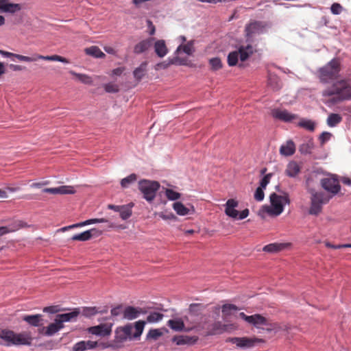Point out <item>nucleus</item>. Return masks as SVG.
<instances>
[{"label":"nucleus","mask_w":351,"mask_h":351,"mask_svg":"<svg viewBox=\"0 0 351 351\" xmlns=\"http://www.w3.org/2000/svg\"><path fill=\"white\" fill-rule=\"evenodd\" d=\"M145 322H136L134 326L128 324L124 326L118 327L114 332V339L110 345L112 348H120L128 339H138L143 333Z\"/></svg>","instance_id":"nucleus-1"},{"label":"nucleus","mask_w":351,"mask_h":351,"mask_svg":"<svg viewBox=\"0 0 351 351\" xmlns=\"http://www.w3.org/2000/svg\"><path fill=\"white\" fill-rule=\"evenodd\" d=\"M324 97L335 95V101H340L351 99V85L346 80H339L332 84L330 88L322 92Z\"/></svg>","instance_id":"nucleus-2"},{"label":"nucleus","mask_w":351,"mask_h":351,"mask_svg":"<svg viewBox=\"0 0 351 351\" xmlns=\"http://www.w3.org/2000/svg\"><path fill=\"white\" fill-rule=\"evenodd\" d=\"M0 338L6 343L7 346L30 345L32 340L30 335L27 332L16 334L8 329L0 330Z\"/></svg>","instance_id":"nucleus-3"},{"label":"nucleus","mask_w":351,"mask_h":351,"mask_svg":"<svg viewBox=\"0 0 351 351\" xmlns=\"http://www.w3.org/2000/svg\"><path fill=\"white\" fill-rule=\"evenodd\" d=\"M270 202L271 206H264V210L270 215L278 216L283 212L284 205L289 204L290 200L287 194L280 195L273 193L270 195Z\"/></svg>","instance_id":"nucleus-4"},{"label":"nucleus","mask_w":351,"mask_h":351,"mask_svg":"<svg viewBox=\"0 0 351 351\" xmlns=\"http://www.w3.org/2000/svg\"><path fill=\"white\" fill-rule=\"evenodd\" d=\"M340 71V61L333 58L324 66L318 71L319 77L322 82H327L329 80L337 77Z\"/></svg>","instance_id":"nucleus-5"},{"label":"nucleus","mask_w":351,"mask_h":351,"mask_svg":"<svg viewBox=\"0 0 351 351\" xmlns=\"http://www.w3.org/2000/svg\"><path fill=\"white\" fill-rule=\"evenodd\" d=\"M160 186L157 181L143 179L138 182V189L143 194V198L148 202H152L155 199Z\"/></svg>","instance_id":"nucleus-6"},{"label":"nucleus","mask_w":351,"mask_h":351,"mask_svg":"<svg viewBox=\"0 0 351 351\" xmlns=\"http://www.w3.org/2000/svg\"><path fill=\"white\" fill-rule=\"evenodd\" d=\"M255 50L252 45H247L246 46H240L238 51L230 52L228 56V64L230 66L237 65L239 58L241 61L244 62L254 53Z\"/></svg>","instance_id":"nucleus-7"},{"label":"nucleus","mask_w":351,"mask_h":351,"mask_svg":"<svg viewBox=\"0 0 351 351\" xmlns=\"http://www.w3.org/2000/svg\"><path fill=\"white\" fill-rule=\"evenodd\" d=\"M332 195L322 192H313L311 197V206L308 213L312 215H319L322 210V205L328 203Z\"/></svg>","instance_id":"nucleus-8"},{"label":"nucleus","mask_w":351,"mask_h":351,"mask_svg":"<svg viewBox=\"0 0 351 351\" xmlns=\"http://www.w3.org/2000/svg\"><path fill=\"white\" fill-rule=\"evenodd\" d=\"M239 206L238 201L234 199H229L225 204V213L230 217L237 219H243L249 215V210L244 209L241 212H239L235 209Z\"/></svg>","instance_id":"nucleus-9"},{"label":"nucleus","mask_w":351,"mask_h":351,"mask_svg":"<svg viewBox=\"0 0 351 351\" xmlns=\"http://www.w3.org/2000/svg\"><path fill=\"white\" fill-rule=\"evenodd\" d=\"M15 58L19 60V61L23 62H36L38 60H49V61H58L60 62H63L65 64H68L69 62V60L58 56V55H52V56H43L38 53L34 54L32 57L25 56L20 54H15Z\"/></svg>","instance_id":"nucleus-10"},{"label":"nucleus","mask_w":351,"mask_h":351,"mask_svg":"<svg viewBox=\"0 0 351 351\" xmlns=\"http://www.w3.org/2000/svg\"><path fill=\"white\" fill-rule=\"evenodd\" d=\"M265 28V24L262 21H254L249 23L245 27V33L247 40L251 39L255 34H262Z\"/></svg>","instance_id":"nucleus-11"},{"label":"nucleus","mask_w":351,"mask_h":351,"mask_svg":"<svg viewBox=\"0 0 351 351\" xmlns=\"http://www.w3.org/2000/svg\"><path fill=\"white\" fill-rule=\"evenodd\" d=\"M227 342L236 344L237 347L242 348H249L254 346L256 342L262 341V339L257 338L244 337H230L226 340Z\"/></svg>","instance_id":"nucleus-12"},{"label":"nucleus","mask_w":351,"mask_h":351,"mask_svg":"<svg viewBox=\"0 0 351 351\" xmlns=\"http://www.w3.org/2000/svg\"><path fill=\"white\" fill-rule=\"evenodd\" d=\"M191 326L185 327L184 322L181 319H169L167 322V326L174 331L189 332L198 326V322H191Z\"/></svg>","instance_id":"nucleus-13"},{"label":"nucleus","mask_w":351,"mask_h":351,"mask_svg":"<svg viewBox=\"0 0 351 351\" xmlns=\"http://www.w3.org/2000/svg\"><path fill=\"white\" fill-rule=\"evenodd\" d=\"M321 185L332 195L338 193L341 189L338 180L334 178H325L322 179Z\"/></svg>","instance_id":"nucleus-14"},{"label":"nucleus","mask_w":351,"mask_h":351,"mask_svg":"<svg viewBox=\"0 0 351 351\" xmlns=\"http://www.w3.org/2000/svg\"><path fill=\"white\" fill-rule=\"evenodd\" d=\"M88 330L92 335L106 337L110 335L112 332V325L108 324H101L97 326L90 327Z\"/></svg>","instance_id":"nucleus-15"},{"label":"nucleus","mask_w":351,"mask_h":351,"mask_svg":"<svg viewBox=\"0 0 351 351\" xmlns=\"http://www.w3.org/2000/svg\"><path fill=\"white\" fill-rule=\"evenodd\" d=\"M22 6L19 3H12L10 0H0V11L3 13L14 14L21 11Z\"/></svg>","instance_id":"nucleus-16"},{"label":"nucleus","mask_w":351,"mask_h":351,"mask_svg":"<svg viewBox=\"0 0 351 351\" xmlns=\"http://www.w3.org/2000/svg\"><path fill=\"white\" fill-rule=\"evenodd\" d=\"M272 115L274 118L285 122H291L298 118L297 114L290 113L287 110H274L272 112Z\"/></svg>","instance_id":"nucleus-17"},{"label":"nucleus","mask_w":351,"mask_h":351,"mask_svg":"<svg viewBox=\"0 0 351 351\" xmlns=\"http://www.w3.org/2000/svg\"><path fill=\"white\" fill-rule=\"evenodd\" d=\"M64 328V324H60L57 318L55 319V322L50 324L47 327H43L39 328V332L45 335L46 336H52L60 329Z\"/></svg>","instance_id":"nucleus-18"},{"label":"nucleus","mask_w":351,"mask_h":351,"mask_svg":"<svg viewBox=\"0 0 351 351\" xmlns=\"http://www.w3.org/2000/svg\"><path fill=\"white\" fill-rule=\"evenodd\" d=\"M146 311H143L141 308H135L134 306H128L123 311V318L128 320H132L137 318L140 314L145 313Z\"/></svg>","instance_id":"nucleus-19"},{"label":"nucleus","mask_w":351,"mask_h":351,"mask_svg":"<svg viewBox=\"0 0 351 351\" xmlns=\"http://www.w3.org/2000/svg\"><path fill=\"white\" fill-rule=\"evenodd\" d=\"M27 226V225L22 221H15L8 226L0 227V237Z\"/></svg>","instance_id":"nucleus-20"},{"label":"nucleus","mask_w":351,"mask_h":351,"mask_svg":"<svg viewBox=\"0 0 351 351\" xmlns=\"http://www.w3.org/2000/svg\"><path fill=\"white\" fill-rule=\"evenodd\" d=\"M154 40V38H149L140 41L136 45H135L134 47V53L136 54H140L145 52L149 48L151 47Z\"/></svg>","instance_id":"nucleus-21"},{"label":"nucleus","mask_w":351,"mask_h":351,"mask_svg":"<svg viewBox=\"0 0 351 351\" xmlns=\"http://www.w3.org/2000/svg\"><path fill=\"white\" fill-rule=\"evenodd\" d=\"M79 314H80L79 310L74 309L73 311L69 312V313L58 314L56 316V318L60 324H63L64 322H73V321L76 320Z\"/></svg>","instance_id":"nucleus-22"},{"label":"nucleus","mask_w":351,"mask_h":351,"mask_svg":"<svg viewBox=\"0 0 351 351\" xmlns=\"http://www.w3.org/2000/svg\"><path fill=\"white\" fill-rule=\"evenodd\" d=\"M198 340V337L196 336H188V335H180L173 337V341L176 343L177 345H185V344H194Z\"/></svg>","instance_id":"nucleus-23"},{"label":"nucleus","mask_w":351,"mask_h":351,"mask_svg":"<svg viewBox=\"0 0 351 351\" xmlns=\"http://www.w3.org/2000/svg\"><path fill=\"white\" fill-rule=\"evenodd\" d=\"M301 167L295 161H291L287 165L285 174L291 178H295L300 172Z\"/></svg>","instance_id":"nucleus-24"},{"label":"nucleus","mask_w":351,"mask_h":351,"mask_svg":"<svg viewBox=\"0 0 351 351\" xmlns=\"http://www.w3.org/2000/svg\"><path fill=\"white\" fill-rule=\"evenodd\" d=\"M314 141L313 138H306L303 141V143L300 145L298 147L299 152L304 155L309 154L314 149Z\"/></svg>","instance_id":"nucleus-25"},{"label":"nucleus","mask_w":351,"mask_h":351,"mask_svg":"<svg viewBox=\"0 0 351 351\" xmlns=\"http://www.w3.org/2000/svg\"><path fill=\"white\" fill-rule=\"evenodd\" d=\"M97 345V341H81L75 343L73 348V351H84L88 349H93Z\"/></svg>","instance_id":"nucleus-26"},{"label":"nucleus","mask_w":351,"mask_h":351,"mask_svg":"<svg viewBox=\"0 0 351 351\" xmlns=\"http://www.w3.org/2000/svg\"><path fill=\"white\" fill-rule=\"evenodd\" d=\"M295 152V145L293 141H287L286 144L280 148V153L285 156H292Z\"/></svg>","instance_id":"nucleus-27"},{"label":"nucleus","mask_w":351,"mask_h":351,"mask_svg":"<svg viewBox=\"0 0 351 351\" xmlns=\"http://www.w3.org/2000/svg\"><path fill=\"white\" fill-rule=\"evenodd\" d=\"M154 50L157 56L160 58H162L166 56L168 52V49L165 40H158L156 41L154 44Z\"/></svg>","instance_id":"nucleus-28"},{"label":"nucleus","mask_w":351,"mask_h":351,"mask_svg":"<svg viewBox=\"0 0 351 351\" xmlns=\"http://www.w3.org/2000/svg\"><path fill=\"white\" fill-rule=\"evenodd\" d=\"M267 84L273 90L277 91L282 87L280 78L275 74L269 73L268 75Z\"/></svg>","instance_id":"nucleus-29"},{"label":"nucleus","mask_w":351,"mask_h":351,"mask_svg":"<svg viewBox=\"0 0 351 351\" xmlns=\"http://www.w3.org/2000/svg\"><path fill=\"white\" fill-rule=\"evenodd\" d=\"M228 325L223 324L221 322H215L212 324L210 335L221 334L228 330Z\"/></svg>","instance_id":"nucleus-30"},{"label":"nucleus","mask_w":351,"mask_h":351,"mask_svg":"<svg viewBox=\"0 0 351 351\" xmlns=\"http://www.w3.org/2000/svg\"><path fill=\"white\" fill-rule=\"evenodd\" d=\"M250 318L252 319H249L248 323L254 325L256 327L267 325V319L260 314L250 315Z\"/></svg>","instance_id":"nucleus-31"},{"label":"nucleus","mask_w":351,"mask_h":351,"mask_svg":"<svg viewBox=\"0 0 351 351\" xmlns=\"http://www.w3.org/2000/svg\"><path fill=\"white\" fill-rule=\"evenodd\" d=\"M84 52L86 55L93 56L94 58H104L106 57L104 53L97 46H91L84 49Z\"/></svg>","instance_id":"nucleus-32"},{"label":"nucleus","mask_w":351,"mask_h":351,"mask_svg":"<svg viewBox=\"0 0 351 351\" xmlns=\"http://www.w3.org/2000/svg\"><path fill=\"white\" fill-rule=\"evenodd\" d=\"M23 319L33 326H39L41 325L42 315L40 314L25 315Z\"/></svg>","instance_id":"nucleus-33"},{"label":"nucleus","mask_w":351,"mask_h":351,"mask_svg":"<svg viewBox=\"0 0 351 351\" xmlns=\"http://www.w3.org/2000/svg\"><path fill=\"white\" fill-rule=\"evenodd\" d=\"M286 244L285 243H270L263 247V250L266 252L275 253L285 249Z\"/></svg>","instance_id":"nucleus-34"},{"label":"nucleus","mask_w":351,"mask_h":351,"mask_svg":"<svg viewBox=\"0 0 351 351\" xmlns=\"http://www.w3.org/2000/svg\"><path fill=\"white\" fill-rule=\"evenodd\" d=\"M239 310V308L232 304H223L221 307V311L223 314V319H226L230 316L234 311H237Z\"/></svg>","instance_id":"nucleus-35"},{"label":"nucleus","mask_w":351,"mask_h":351,"mask_svg":"<svg viewBox=\"0 0 351 351\" xmlns=\"http://www.w3.org/2000/svg\"><path fill=\"white\" fill-rule=\"evenodd\" d=\"M134 204L130 203L127 205H122L121 209L119 211L120 217L123 220L128 219L131 217L132 214V208L133 207Z\"/></svg>","instance_id":"nucleus-36"},{"label":"nucleus","mask_w":351,"mask_h":351,"mask_svg":"<svg viewBox=\"0 0 351 351\" xmlns=\"http://www.w3.org/2000/svg\"><path fill=\"white\" fill-rule=\"evenodd\" d=\"M173 208L179 215H187L188 214H189L190 212V210L180 202H176L173 203Z\"/></svg>","instance_id":"nucleus-37"},{"label":"nucleus","mask_w":351,"mask_h":351,"mask_svg":"<svg viewBox=\"0 0 351 351\" xmlns=\"http://www.w3.org/2000/svg\"><path fill=\"white\" fill-rule=\"evenodd\" d=\"M342 121V117L340 114L336 113H331L328 115L327 119V124L329 127H335Z\"/></svg>","instance_id":"nucleus-38"},{"label":"nucleus","mask_w":351,"mask_h":351,"mask_svg":"<svg viewBox=\"0 0 351 351\" xmlns=\"http://www.w3.org/2000/svg\"><path fill=\"white\" fill-rule=\"evenodd\" d=\"M69 73L73 76H75L79 81H80L82 83L84 84H92L93 80L92 78L82 73H77L75 72L74 71H70Z\"/></svg>","instance_id":"nucleus-39"},{"label":"nucleus","mask_w":351,"mask_h":351,"mask_svg":"<svg viewBox=\"0 0 351 351\" xmlns=\"http://www.w3.org/2000/svg\"><path fill=\"white\" fill-rule=\"evenodd\" d=\"M147 62H143L134 72V77L137 81H140L145 75L146 71Z\"/></svg>","instance_id":"nucleus-40"},{"label":"nucleus","mask_w":351,"mask_h":351,"mask_svg":"<svg viewBox=\"0 0 351 351\" xmlns=\"http://www.w3.org/2000/svg\"><path fill=\"white\" fill-rule=\"evenodd\" d=\"M137 180V176L135 173H132L128 176L123 178L121 180V186L122 188H128L129 186L134 183Z\"/></svg>","instance_id":"nucleus-41"},{"label":"nucleus","mask_w":351,"mask_h":351,"mask_svg":"<svg viewBox=\"0 0 351 351\" xmlns=\"http://www.w3.org/2000/svg\"><path fill=\"white\" fill-rule=\"evenodd\" d=\"M298 125L311 132L314 131L315 128V123L313 121L304 119H302Z\"/></svg>","instance_id":"nucleus-42"},{"label":"nucleus","mask_w":351,"mask_h":351,"mask_svg":"<svg viewBox=\"0 0 351 351\" xmlns=\"http://www.w3.org/2000/svg\"><path fill=\"white\" fill-rule=\"evenodd\" d=\"M163 317L164 315L160 313L152 312L147 317L146 321L148 323H155L160 321Z\"/></svg>","instance_id":"nucleus-43"},{"label":"nucleus","mask_w":351,"mask_h":351,"mask_svg":"<svg viewBox=\"0 0 351 351\" xmlns=\"http://www.w3.org/2000/svg\"><path fill=\"white\" fill-rule=\"evenodd\" d=\"M203 310L204 306L202 304H191L189 308L191 315H198Z\"/></svg>","instance_id":"nucleus-44"},{"label":"nucleus","mask_w":351,"mask_h":351,"mask_svg":"<svg viewBox=\"0 0 351 351\" xmlns=\"http://www.w3.org/2000/svg\"><path fill=\"white\" fill-rule=\"evenodd\" d=\"M106 312V310L99 311L96 307H86L83 310V315L86 317H91L97 313H104Z\"/></svg>","instance_id":"nucleus-45"},{"label":"nucleus","mask_w":351,"mask_h":351,"mask_svg":"<svg viewBox=\"0 0 351 351\" xmlns=\"http://www.w3.org/2000/svg\"><path fill=\"white\" fill-rule=\"evenodd\" d=\"M71 240L73 241H86L90 239V234L88 232L87 230L73 235L71 238Z\"/></svg>","instance_id":"nucleus-46"},{"label":"nucleus","mask_w":351,"mask_h":351,"mask_svg":"<svg viewBox=\"0 0 351 351\" xmlns=\"http://www.w3.org/2000/svg\"><path fill=\"white\" fill-rule=\"evenodd\" d=\"M209 64L213 71L219 70L222 68L223 66L221 60L219 58H213L210 59Z\"/></svg>","instance_id":"nucleus-47"},{"label":"nucleus","mask_w":351,"mask_h":351,"mask_svg":"<svg viewBox=\"0 0 351 351\" xmlns=\"http://www.w3.org/2000/svg\"><path fill=\"white\" fill-rule=\"evenodd\" d=\"M108 222V220L104 218H95V219H90L88 220H86L84 221L78 223V225L80 227L85 226L87 225L93 224V223H106Z\"/></svg>","instance_id":"nucleus-48"},{"label":"nucleus","mask_w":351,"mask_h":351,"mask_svg":"<svg viewBox=\"0 0 351 351\" xmlns=\"http://www.w3.org/2000/svg\"><path fill=\"white\" fill-rule=\"evenodd\" d=\"M162 335V332L159 329H151L147 334V339L156 340Z\"/></svg>","instance_id":"nucleus-49"},{"label":"nucleus","mask_w":351,"mask_h":351,"mask_svg":"<svg viewBox=\"0 0 351 351\" xmlns=\"http://www.w3.org/2000/svg\"><path fill=\"white\" fill-rule=\"evenodd\" d=\"M165 195L169 200H177L181 197V194L180 193L174 191L170 189H167L165 190Z\"/></svg>","instance_id":"nucleus-50"},{"label":"nucleus","mask_w":351,"mask_h":351,"mask_svg":"<svg viewBox=\"0 0 351 351\" xmlns=\"http://www.w3.org/2000/svg\"><path fill=\"white\" fill-rule=\"evenodd\" d=\"M59 194H73L75 193L74 187L72 186H60L58 187Z\"/></svg>","instance_id":"nucleus-51"},{"label":"nucleus","mask_w":351,"mask_h":351,"mask_svg":"<svg viewBox=\"0 0 351 351\" xmlns=\"http://www.w3.org/2000/svg\"><path fill=\"white\" fill-rule=\"evenodd\" d=\"M331 137L332 134L330 132H322L319 137L321 145L323 146L326 142H328L330 139Z\"/></svg>","instance_id":"nucleus-52"},{"label":"nucleus","mask_w":351,"mask_h":351,"mask_svg":"<svg viewBox=\"0 0 351 351\" xmlns=\"http://www.w3.org/2000/svg\"><path fill=\"white\" fill-rule=\"evenodd\" d=\"M104 89L107 93H117L119 91V86L112 83H108L104 85Z\"/></svg>","instance_id":"nucleus-53"},{"label":"nucleus","mask_w":351,"mask_h":351,"mask_svg":"<svg viewBox=\"0 0 351 351\" xmlns=\"http://www.w3.org/2000/svg\"><path fill=\"white\" fill-rule=\"evenodd\" d=\"M262 187H258L254 193V199L256 201L261 202L263 201L265 197L264 191Z\"/></svg>","instance_id":"nucleus-54"},{"label":"nucleus","mask_w":351,"mask_h":351,"mask_svg":"<svg viewBox=\"0 0 351 351\" xmlns=\"http://www.w3.org/2000/svg\"><path fill=\"white\" fill-rule=\"evenodd\" d=\"M330 10L333 14H339L342 11V6L338 3H334L330 7Z\"/></svg>","instance_id":"nucleus-55"},{"label":"nucleus","mask_w":351,"mask_h":351,"mask_svg":"<svg viewBox=\"0 0 351 351\" xmlns=\"http://www.w3.org/2000/svg\"><path fill=\"white\" fill-rule=\"evenodd\" d=\"M271 177V173H268L267 175H265L261 180L260 182V186L259 187H262L263 189H265L267 185L269 184V181H270V178Z\"/></svg>","instance_id":"nucleus-56"},{"label":"nucleus","mask_w":351,"mask_h":351,"mask_svg":"<svg viewBox=\"0 0 351 351\" xmlns=\"http://www.w3.org/2000/svg\"><path fill=\"white\" fill-rule=\"evenodd\" d=\"M171 64H178L180 65H187V60L185 58L176 57L171 60Z\"/></svg>","instance_id":"nucleus-57"},{"label":"nucleus","mask_w":351,"mask_h":351,"mask_svg":"<svg viewBox=\"0 0 351 351\" xmlns=\"http://www.w3.org/2000/svg\"><path fill=\"white\" fill-rule=\"evenodd\" d=\"M90 234V237L92 239L93 237H98L102 234L103 232L101 230H98L97 228H91L87 230Z\"/></svg>","instance_id":"nucleus-58"},{"label":"nucleus","mask_w":351,"mask_h":351,"mask_svg":"<svg viewBox=\"0 0 351 351\" xmlns=\"http://www.w3.org/2000/svg\"><path fill=\"white\" fill-rule=\"evenodd\" d=\"M182 49L183 51L186 53L188 55H191L192 53V47L191 45L186 44L183 46H179L177 49V51H179L180 49Z\"/></svg>","instance_id":"nucleus-59"},{"label":"nucleus","mask_w":351,"mask_h":351,"mask_svg":"<svg viewBox=\"0 0 351 351\" xmlns=\"http://www.w3.org/2000/svg\"><path fill=\"white\" fill-rule=\"evenodd\" d=\"M159 216H160V217H161L162 219H163L165 220H168V219L171 220V219H176V216L172 213H159Z\"/></svg>","instance_id":"nucleus-60"},{"label":"nucleus","mask_w":351,"mask_h":351,"mask_svg":"<svg viewBox=\"0 0 351 351\" xmlns=\"http://www.w3.org/2000/svg\"><path fill=\"white\" fill-rule=\"evenodd\" d=\"M121 313H123L121 305H119V306L111 309L112 316H118Z\"/></svg>","instance_id":"nucleus-61"},{"label":"nucleus","mask_w":351,"mask_h":351,"mask_svg":"<svg viewBox=\"0 0 351 351\" xmlns=\"http://www.w3.org/2000/svg\"><path fill=\"white\" fill-rule=\"evenodd\" d=\"M147 25L149 29V35L152 36L155 34L156 32V27L153 23L150 20H147Z\"/></svg>","instance_id":"nucleus-62"},{"label":"nucleus","mask_w":351,"mask_h":351,"mask_svg":"<svg viewBox=\"0 0 351 351\" xmlns=\"http://www.w3.org/2000/svg\"><path fill=\"white\" fill-rule=\"evenodd\" d=\"M44 193H51V194H59L58 187L56 188H45L43 190Z\"/></svg>","instance_id":"nucleus-63"},{"label":"nucleus","mask_w":351,"mask_h":351,"mask_svg":"<svg viewBox=\"0 0 351 351\" xmlns=\"http://www.w3.org/2000/svg\"><path fill=\"white\" fill-rule=\"evenodd\" d=\"M49 184V181H44V182H34L32 183L30 186L32 188H41L43 186H45Z\"/></svg>","instance_id":"nucleus-64"}]
</instances>
